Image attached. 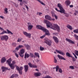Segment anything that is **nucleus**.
Instances as JSON below:
<instances>
[{
  "label": "nucleus",
  "mask_w": 78,
  "mask_h": 78,
  "mask_svg": "<svg viewBox=\"0 0 78 78\" xmlns=\"http://www.w3.org/2000/svg\"><path fill=\"white\" fill-rule=\"evenodd\" d=\"M44 22L45 23H46L47 26L48 28H50V27H51V28L53 30H57L59 31L60 30V28L58 26V25L54 24L53 26L52 25V24L49 21L47 20H44Z\"/></svg>",
  "instance_id": "f257e3e1"
},
{
  "label": "nucleus",
  "mask_w": 78,
  "mask_h": 78,
  "mask_svg": "<svg viewBox=\"0 0 78 78\" xmlns=\"http://www.w3.org/2000/svg\"><path fill=\"white\" fill-rule=\"evenodd\" d=\"M11 61H12V59H11V58H10L7 61V62L8 63V65L10 66L11 69L14 70L15 68V66L14 65L16 64V62L15 60H13L12 61V63H11Z\"/></svg>",
  "instance_id": "f03ea898"
},
{
  "label": "nucleus",
  "mask_w": 78,
  "mask_h": 78,
  "mask_svg": "<svg viewBox=\"0 0 78 78\" xmlns=\"http://www.w3.org/2000/svg\"><path fill=\"white\" fill-rule=\"evenodd\" d=\"M57 6L59 8L60 10H59L57 8H55V9L58 12H59L60 13H63V14H65V10L64 9L63 7H62V6L60 3H58L57 4Z\"/></svg>",
  "instance_id": "7ed1b4c3"
},
{
  "label": "nucleus",
  "mask_w": 78,
  "mask_h": 78,
  "mask_svg": "<svg viewBox=\"0 0 78 78\" xmlns=\"http://www.w3.org/2000/svg\"><path fill=\"white\" fill-rule=\"evenodd\" d=\"M15 67L17 70L18 71L20 75H22V70L23 69V66H21L19 68V67L17 65H16Z\"/></svg>",
  "instance_id": "20e7f679"
},
{
  "label": "nucleus",
  "mask_w": 78,
  "mask_h": 78,
  "mask_svg": "<svg viewBox=\"0 0 78 78\" xmlns=\"http://www.w3.org/2000/svg\"><path fill=\"white\" fill-rule=\"evenodd\" d=\"M0 38L2 41H7L8 40L9 37L8 35H4L1 36L0 37Z\"/></svg>",
  "instance_id": "39448f33"
},
{
  "label": "nucleus",
  "mask_w": 78,
  "mask_h": 78,
  "mask_svg": "<svg viewBox=\"0 0 78 78\" xmlns=\"http://www.w3.org/2000/svg\"><path fill=\"white\" fill-rule=\"evenodd\" d=\"M7 32H6V31L4 30L2 33H0V34H5V33L6 34H11L12 35L13 34V33L8 29H7Z\"/></svg>",
  "instance_id": "423d86ee"
},
{
  "label": "nucleus",
  "mask_w": 78,
  "mask_h": 78,
  "mask_svg": "<svg viewBox=\"0 0 78 78\" xmlns=\"http://www.w3.org/2000/svg\"><path fill=\"white\" fill-rule=\"evenodd\" d=\"M25 53V49H22L20 50V52H19V55L21 57L23 58V53Z\"/></svg>",
  "instance_id": "0eeeda50"
},
{
  "label": "nucleus",
  "mask_w": 78,
  "mask_h": 78,
  "mask_svg": "<svg viewBox=\"0 0 78 78\" xmlns=\"http://www.w3.org/2000/svg\"><path fill=\"white\" fill-rule=\"evenodd\" d=\"M42 31H43L44 32L46 33H45V35H48V36H50V33H49V31H48V30L45 28H43V30H42Z\"/></svg>",
  "instance_id": "6e6552de"
},
{
  "label": "nucleus",
  "mask_w": 78,
  "mask_h": 78,
  "mask_svg": "<svg viewBox=\"0 0 78 78\" xmlns=\"http://www.w3.org/2000/svg\"><path fill=\"white\" fill-rule=\"evenodd\" d=\"M23 34L25 36H26V37H28L29 38H31V34L28 33L25 31H24L23 32Z\"/></svg>",
  "instance_id": "1a4fd4ad"
},
{
  "label": "nucleus",
  "mask_w": 78,
  "mask_h": 78,
  "mask_svg": "<svg viewBox=\"0 0 78 78\" xmlns=\"http://www.w3.org/2000/svg\"><path fill=\"white\" fill-rule=\"evenodd\" d=\"M28 25V30H32V28L33 27V25H31V23H27Z\"/></svg>",
  "instance_id": "9d476101"
},
{
  "label": "nucleus",
  "mask_w": 78,
  "mask_h": 78,
  "mask_svg": "<svg viewBox=\"0 0 78 78\" xmlns=\"http://www.w3.org/2000/svg\"><path fill=\"white\" fill-rule=\"evenodd\" d=\"M28 65L30 67H31V68H37V66L32 64L30 62L28 63Z\"/></svg>",
  "instance_id": "9b49d317"
},
{
  "label": "nucleus",
  "mask_w": 78,
  "mask_h": 78,
  "mask_svg": "<svg viewBox=\"0 0 78 78\" xmlns=\"http://www.w3.org/2000/svg\"><path fill=\"white\" fill-rule=\"evenodd\" d=\"M45 43H46L48 45H50V46L51 45V43H52V41L51 40H49L48 41L47 40H45Z\"/></svg>",
  "instance_id": "f8f14e48"
},
{
  "label": "nucleus",
  "mask_w": 78,
  "mask_h": 78,
  "mask_svg": "<svg viewBox=\"0 0 78 78\" xmlns=\"http://www.w3.org/2000/svg\"><path fill=\"white\" fill-rule=\"evenodd\" d=\"M24 71L25 72H27L28 70V69H29V67L28 65H25L24 66Z\"/></svg>",
  "instance_id": "ddd939ff"
},
{
  "label": "nucleus",
  "mask_w": 78,
  "mask_h": 78,
  "mask_svg": "<svg viewBox=\"0 0 78 78\" xmlns=\"http://www.w3.org/2000/svg\"><path fill=\"white\" fill-rule=\"evenodd\" d=\"M53 39H54L56 44H58L59 42V40L57 37L54 36L53 37Z\"/></svg>",
  "instance_id": "4468645a"
},
{
  "label": "nucleus",
  "mask_w": 78,
  "mask_h": 78,
  "mask_svg": "<svg viewBox=\"0 0 78 78\" xmlns=\"http://www.w3.org/2000/svg\"><path fill=\"white\" fill-rule=\"evenodd\" d=\"M45 18L46 19H47L48 20L51 21V17L49 15H45Z\"/></svg>",
  "instance_id": "2eb2a0df"
},
{
  "label": "nucleus",
  "mask_w": 78,
  "mask_h": 78,
  "mask_svg": "<svg viewBox=\"0 0 78 78\" xmlns=\"http://www.w3.org/2000/svg\"><path fill=\"white\" fill-rule=\"evenodd\" d=\"M36 28L37 29L41 30H42L44 27H42V26L40 25H37L36 26Z\"/></svg>",
  "instance_id": "dca6fc26"
},
{
  "label": "nucleus",
  "mask_w": 78,
  "mask_h": 78,
  "mask_svg": "<svg viewBox=\"0 0 78 78\" xmlns=\"http://www.w3.org/2000/svg\"><path fill=\"white\" fill-rule=\"evenodd\" d=\"M55 51L57 53H59V54H61V55H65V54H64V53L62 51H59L57 49L55 50Z\"/></svg>",
  "instance_id": "f3484780"
},
{
  "label": "nucleus",
  "mask_w": 78,
  "mask_h": 78,
  "mask_svg": "<svg viewBox=\"0 0 78 78\" xmlns=\"http://www.w3.org/2000/svg\"><path fill=\"white\" fill-rule=\"evenodd\" d=\"M19 76V75L17 74H14L12 75L10 77V78H17Z\"/></svg>",
  "instance_id": "a211bd4d"
},
{
  "label": "nucleus",
  "mask_w": 78,
  "mask_h": 78,
  "mask_svg": "<svg viewBox=\"0 0 78 78\" xmlns=\"http://www.w3.org/2000/svg\"><path fill=\"white\" fill-rule=\"evenodd\" d=\"M58 58H59V59H63V60H64L65 61L66 58H64L62 56L59 55H58Z\"/></svg>",
  "instance_id": "6ab92c4d"
},
{
  "label": "nucleus",
  "mask_w": 78,
  "mask_h": 78,
  "mask_svg": "<svg viewBox=\"0 0 78 78\" xmlns=\"http://www.w3.org/2000/svg\"><path fill=\"white\" fill-rule=\"evenodd\" d=\"M66 41L69 42H70L71 44H75V42H74L73 41H72V40L69 39L68 38H66Z\"/></svg>",
  "instance_id": "aec40b11"
},
{
  "label": "nucleus",
  "mask_w": 78,
  "mask_h": 78,
  "mask_svg": "<svg viewBox=\"0 0 78 78\" xmlns=\"http://www.w3.org/2000/svg\"><path fill=\"white\" fill-rule=\"evenodd\" d=\"M6 58L5 57H4L2 58L1 61V63H3L4 62H5V61H6Z\"/></svg>",
  "instance_id": "412c9836"
},
{
  "label": "nucleus",
  "mask_w": 78,
  "mask_h": 78,
  "mask_svg": "<svg viewBox=\"0 0 78 78\" xmlns=\"http://www.w3.org/2000/svg\"><path fill=\"white\" fill-rule=\"evenodd\" d=\"M8 68H7L6 67H5L4 66H2L1 68V69L2 70V72H4L6 70H8Z\"/></svg>",
  "instance_id": "4be33fe9"
},
{
  "label": "nucleus",
  "mask_w": 78,
  "mask_h": 78,
  "mask_svg": "<svg viewBox=\"0 0 78 78\" xmlns=\"http://www.w3.org/2000/svg\"><path fill=\"white\" fill-rule=\"evenodd\" d=\"M41 74V73L39 72L35 73H34V75L35 76H40Z\"/></svg>",
  "instance_id": "5701e85b"
},
{
  "label": "nucleus",
  "mask_w": 78,
  "mask_h": 78,
  "mask_svg": "<svg viewBox=\"0 0 78 78\" xmlns=\"http://www.w3.org/2000/svg\"><path fill=\"white\" fill-rule=\"evenodd\" d=\"M29 57H30V55H29L28 54H27V52H26L25 54L24 58L25 59H26L27 58H28Z\"/></svg>",
  "instance_id": "b1692460"
},
{
  "label": "nucleus",
  "mask_w": 78,
  "mask_h": 78,
  "mask_svg": "<svg viewBox=\"0 0 78 78\" xmlns=\"http://www.w3.org/2000/svg\"><path fill=\"white\" fill-rule=\"evenodd\" d=\"M66 27H67V28H68L69 29V30H73V27H72L69 24H68L66 26Z\"/></svg>",
  "instance_id": "393cba45"
},
{
  "label": "nucleus",
  "mask_w": 78,
  "mask_h": 78,
  "mask_svg": "<svg viewBox=\"0 0 78 78\" xmlns=\"http://www.w3.org/2000/svg\"><path fill=\"white\" fill-rule=\"evenodd\" d=\"M65 3L68 6H69L70 4V0H67L65 2Z\"/></svg>",
  "instance_id": "a878e982"
},
{
  "label": "nucleus",
  "mask_w": 78,
  "mask_h": 78,
  "mask_svg": "<svg viewBox=\"0 0 78 78\" xmlns=\"http://www.w3.org/2000/svg\"><path fill=\"white\" fill-rule=\"evenodd\" d=\"M24 46L22 45H19V46L17 47L16 48V49H19V48H23Z\"/></svg>",
  "instance_id": "bb28decb"
},
{
  "label": "nucleus",
  "mask_w": 78,
  "mask_h": 78,
  "mask_svg": "<svg viewBox=\"0 0 78 78\" xmlns=\"http://www.w3.org/2000/svg\"><path fill=\"white\" fill-rule=\"evenodd\" d=\"M8 12V9L7 8H5L4 9V13L5 14H7Z\"/></svg>",
  "instance_id": "cd10ccee"
},
{
  "label": "nucleus",
  "mask_w": 78,
  "mask_h": 78,
  "mask_svg": "<svg viewBox=\"0 0 78 78\" xmlns=\"http://www.w3.org/2000/svg\"><path fill=\"white\" fill-rule=\"evenodd\" d=\"M66 55L67 56H68V57H70V58H71V57H72V56L70 55V54L69 52H67L66 53Z\"/></svg>",
  "instance_id": "c85d7f7f"
},
{
  "label": "nucleus",
  "mask_w": 78,
  "mask_h": 78,
  "mask_svg": "<svg viewBox=\"0 0 78 78\" xmlns=\"http://www.w3.org/2000/svg\"><path fill=\"white\" fill-rule=\"evenodd\" d=\"M37 0V1L38 2L40 3H41L42 5H45V4L43 2H42L40 0Z\"/></svg>",
  "instance_id": "c756f323"
},
{
  "label": "nucleus",
  "mask_w": 78,
  "mask_h": 78,
  "mask_svg": "<svg viewBox=\"0 0 78 78\" xmlns=\"http://www.w3.org/2000/svg\"><path fill=\"white\" fill-rule=\"evenodd\" d=\"M56 72H58V70L59 69V66H57L55 67Z\"/></svg>",
  "instance_id": "7c9ffc66"
},
{
  "label": "nucleus",
  "mask_w": 78,
  "mask_h": 78,
  "mask_svg": "<svg viewBox=\"0 0 78 78\" xmlns=\"http://www.w3.org/2000/svg\"><path fill=\"white\" fill-rule=\"evenodd\" d=\"M24 46L25 47L27 48V49H28V48L30 49V46L28 44H24Z\"/></svg>",
  "instance_id": "2f4dec72"
},
{
  "label": "nucleus",
  "mask_w": 78,
  "mask_h": 78,
  "mask_svg": "<svg viewBox=\"0 0 78 78\" xmlns=\"http://www.w3.org/2000/svg\"><path fill=\"white\" fill-rule=\"evenodd\" d=\"M34 54H35V55L36 56H37V57H38V58H39L40 56H39V53L35 52L34 53Z\"/></svg>",
  "instance_id": "473e14b6"
},
{
  "label": "nucleus",
  "mask_w": 78,
  "mask_h": 78,
  "mask_svg": "<svg viewBox=\"0 0 78 78\" xmlns=\"http://www.w3.org/2000/svg\"><path fill=\"white\" fill-rule=\"evenodd\" d=\"M74 36L76 40H78V36L76 35V34H75L74 35Z\"/></svg>",
  "instance_id": "72a5a7b5"
},
{
  "label": "nucleus",
  "mask_w": 78,
  "mask_h": 78,
  "mask_svg": "<svg viewBox=\"0 0 78 78\" xmlns=\"http://www.w3.org/2000/svg\"><path fill=\"white\" fill-rule=\"evenodd\" d=\"M42 78H52V77H51L50 76L47 75L45 77H42Z\"/></svg>",
  "instance_id": "f704fd0d"
},
{
  "label": "nucleus",
  "mask_w": 78,
  "mask_h": 78,
  "mask_svg": "<svg viewBox=\"0 0 78 78\" xmlns=\"http://www.w3.org/2000/svg\"><path fill=\"white\" fill-rule=\"evenodd\" d=\"M73 31L74 33H78V29L74 30Z\"/></svg>",
  "instance_id": "c9c22d12"
},
{
  "label": "nucleus",
  "mask_w": 78,
  "mask_h": 78,
  "mask_svg": "<svg viewBox=\"0 0 78 78\" xmlns=\"http://www.w3.org/2000/svg\"><path fill=\"white\" fill-rule=\"evenodd\" d=\"M16 51H13V52L15 53V54L16 56V57H17V58H19V55H18V54L16 53Z\"/></svg>",
  "instance_id": "e433bc0d"
},
{
  "label": "nucleus",
  "mask_w": 78,
  "mask_h": 78,
  "mask_svg": "<svg viewBox=\"0 0 78 78\" xmlns=\"http://www.w3.org/2000/svg\"><path fill=\"white\" fill-rule=\"evenodd\" d=\"M46 36V35L45 34L43 35V36H41V37H40V39H43V38H44V37H45Z\"/></svg>",
  "instance_id": "4c0bfd02"
},
{
  "label": "nucleus",
  "mask_w": 78,
  "mask_h": 78,
  "mask_svg": "<svg viewBox=\"0 0 78 78\" xmlns=\"http://www.w3.org/2000/svg\"><path fill=\"white\" fill-rule=\"evenodd\" d=\"M69 69H72V70H73V69H75V68L73 67V66H69Z\"/></svg>",
  "instance_id": "58836bf2"
},
{
  "label": "nucleus",
  "mask_w": 78,
  "mask_h": 78,
  "mask_svg": "<svg viewBox=\"0 0 78 78\" xmlns=\"http://www.w3.org/2000/svg\"><path fill=\"white\" fill-rule=\"evenodd\" d=\"M54 62L55 63H56L57 62V60L56 59V57H54Z\"/></svg>",
  "instance_id": "ea45409f"
},
{
  "label": "nucleus",
  "mask_w": 78,
  "mask_h": 78,
  "mask_svg": "<svg viewBox=\"0 0 78 78\" xmlns=\"http://www.w3.org/2000/svg\"><path fill=\"white\" fill-rule=\"evenodd\" d=\"M58 72H59L60 73H62V69L59 68L58 69Z\"/></svg>",
  "instance_id": "a19ab883"
},
{
  "label": "nucleus",
  "mask_w": 78,
  "mask_h": 78,
  "mask_svg": "<svg viewBox=\"0 0 78 78\" xmlns=\"http://www.w3.org/2000/svg\"><path fill=\"white\" fill-rule=\"evenodd\" d=\"M71 58H72V59H73V61H74V62L76 61V59H75V58H74V57H73L72 56V57H71Z\"/></svg>",
  "instance_id": "79ce46f5"
},
{
  "label": "nucleus",
  "mask_w": 78,
  "mask_h": 78,
  "mask_svg": "<svg viewBox=\"0 0 78 78\" xmlns=\"http://www.w3.org/2000/svg\"><path fill=\"white\" fill-rule=\"evenodd\" d=\"M75 53L76 55H77L78 56V51L76 50L75 51Z\"/></svg>",
  "instance_id": "37998d69"
},
{
  "label": "nucleus",
  "mask_w": 78,
  "mask_h": 78,
  "mask_svg": "<svg viewBox=\"0 0 78 78\" xmlns=\"http://www.w3.org/2000/svg\"><path fill=\"white\" fill-rule=\"evenodd\" d=\"M17 44L15 43H13L12 44V45L13 47H16Z\"/></svg>",
  "instance_id": "c03bdc74"
},
{
  "label": "nucleus",
  "mask_w": 78,
  "mask_h": 78,
  "mask_svg": "<svg viewBox=\"0 0 78 78\" xmlns=\"http://www.w3.org/2000/svg\"><path fill=\"white\" fill-rule=\"evenodd\" d=\"M65 13H64V14H65V16H66V17H68L69 16V14H68L67 13H65Z\"/></svg>",
  "instance_id": "a18cd8bd"
},
{
  "label": "nucleus",
  "mask_w": 78,
  "mask_h": 78,
  "mask_svg": "<svg viewBox=\"0 0 78 78\" xmlns=\"http://www.w3.org/2000/svg\"><path fill=\"white\" fill-rule=\"evenodd\" d=\"M30 56L31 58H33V54L31 53H30Z\"/></svg>",
  "instance_id": "49530a36"
},
{
  "label": "nucleus",
  "mask_w": 78,
  "mask_h": 78,
  "mask_svg": "<svg viewBox=\"0 0 78 78\" xmlns=\"http://www.w3.org/2000/svg\"><path fill=\"white\" fill-rule=\"evenodd\" d=\"M51 14H52V16L53 17H54V16H56V15H55V13H52Z\"/></svg>",
  "instance_id": "de8ad7c7"
},
{
  "label": "nucleus",
  "mask_w": 78,
  "mask_h": 78,
  "mask_svg": "<svg viewBox=\"0 0 78 78\" xmlns=\"http://www.w3.org/2000/svg\"><path fill=\"white\" fill-rule=\"evenodd\" d=\"M20 41H22V39L18 38L17 40V42H20Z\"/></svg>",
  "instance_id": "09e8293b"
},
{
  "label": "nucleus",
  "mask_w": 78,
  "mask_h": 78,
  "mask_svg": "<svg viewBox=\"0 0 78 78\" xmlns=\"http://www.w3.org/2000/svg\"><path fill=\"white\" fill-rule=\"evenodd\" d=\"M22 2H20V5L21 6H22L23 5V3Z\"/></svg>",
  "instance_id": "8fccbe9b"
},
{
  "label": "nucleus",
  "mask_w": 78,
  "mask_h": 78,
  "mask_svg": "<svg viewBox=\"0 0 78 78\" xmlns=\"http://www.w3.org/2000/svg\"><path fill=\"white\" fill-rule=\"evenodd\" d=\"M42 13L41 12H39V16H41V15H42Z\"/></svg>",
  "instance_id": "3c124183"
},
{
  "label": "nucleus",
  "mask_w": 78,
  "mask_h": 78,
  "mask_svg": "<svg viewBox=\"0 0 78 78\" xmlns=\"http://www.w3.org/2000/svg\"><path fill=\"white\" fill-rule=\"evenodd\" d=\"M26 8H27V10H28V9H29V8H28V6H27V5H25Z\"/></svg>",
  "instance_id": "603ef678"
},
{
  "label": "nucleus",
  "mask_w": 78,
  "mask_h": 78,
  "mask_svg": "<svg viewBox=\"0 0 78 78\" xmlns=\"http://www.w3.org/2000/svg\"><path fill=\"white\" fill-rule=\"evenodd\" d=\"M55 18L56 19V20H58V16L56 15H55Z\"/></svg>",
  "instance_id": "864d4df0"
},
{
  "label": "nucleus",
  "mask_w": 78,
  "mask_h": 78,
  "mask_svg": "<svg viewBox=\"0 0 78 78\" xmlns=\"http://www.w3.org/2000/svg\"><path fill=\"white\" fill-rule=\"evenodd\" d=\"M40 49H44V48L42 47V46H40Z\"/></svg>",
  "instance_id": "5fc2aeb1"
},
{
  "label": "nucleus",
  "mask_w": 78,
  "mask_h": 78,
  "mask_svg": "<svg viewBox=\"0 0 78 78\" xmlns=\"http://www.w3.org/2000/svg\"><path fill=\"white\" fill-rule=\"evenodd\" d=\"M69 6L70 8H73V5H71Z\"/></svg>",
  "instance_id": "6e6d98bb"
},
{
  "label": "nucleus",
  "mask_w": 78,
  "mask_h": 78,
  "mask_svg": "<svg viewBox=\"0 0 78 78\" xmlns=\"http://www.w3.org/2000/svg\"><path fill=\"white\" fill-rule=\"evenodd\" d=\"M0 30H2L3 31V30H4V29H3V28H1V27H0Z\"/></svg>",
  "instance_id": "4d7b16f0"
},
{
  "label": "nucleus",
  "mask_w": 78,
  "mask_h": 78,
  "mask_svg": "<svg viewBox=\"0 0 78 78\" xmlns=\"http://www.w3.org/2000/svg\"><path fill=\"white\" fill-rule=\"evenodd\" d=\"M75 12H76V13L77 14H78V11H77V10H75Z\"/></svg>",
  "instance_id": "13d9d810"
},
{
  "label": "nucleus",
  "mask_w": 78,
  "mask_h": 78,
  "mask_svg": "<svg viewBox=\"0 0 78 78\" xmlns=\"http://www.w3.org/2000/svg\"><path fill=\"white\" fill-rule=\"evenodd\" d=\"M0 18H1V19H3V16H0Z\"/></svg>",
  "instance_id": "bf43d9fd"
},
{
  "label": "nucleus",
  "mask_w": 78,
  "mask_h": 78,
  "mask_svg": "<svg viewBox=\"0 0 78 78\" xmlns=\"http://www.w3.org/2000/svg\"><path fill=\"white\" fill-rule=\"evenodd\" d=\"M44 49H40L39 51H44Z\"/></svg>",
  "instance_id": "052dcab7"
},
{
  "label": "nucleus",
  "mask_w": 78,
  "mask_h": 78,
  "mask_svg": "<svg viewBox=\"0 0 78 78\" xmlns=\"http://www.w3.org/2000/svg\"><path fill=\"white\" fill-rule=\"evenodd\" d=\"M51 20H52L53 21H55V19H52L51 18Z\"/></svg>",
  "instance_id": "680f3d73"
},
{
  "label": "nucleus",
  "mask_w": 78,
  "mask_h": 78,
  "mask_svg": "<svg viewBox=\"0 0 78 78\" xmlns=\"http://www.w3.org/2000/svg\"><path fill=\"white\" fill-rule=\"evenodd\" d=\"M75 57V58H76V59H77L78 58L77 57V56H76V55H74Z\"/></svg>",
  "instance_id": "e2e57ef3"
},
{
  "label": "nucleus",
  "mask_w": 78,
  "mask_h": 78,
  "mask_svg": "<svg viewBox=\"0 0 78 78\" xmlns=\"http://www.w3.org/2000/svg\"><path fill=\"white\" fill-rule=\"evenodd\" d=\"M36 61H37V62H39V60L38 59H36Z\"/></svg>",
  "instance_id": "0e129e2a"
},
{
  "label": "nucleus",
  "mask_w": 78,
  "mask_h": 78,
  "mask_svg": "<svg viewBox=\"0 0 78 78\" xmlns=\"http://www.w3.org/2000/svg\"><path fill=\"white\" fill-rule=\"evenodd\" d=\"M18 0V1H19L20 2H22V0Z\"/></svg>",
  "instance_id": "69168bd1"
},
{
  "label": "nucleus",
  "mask_w": 78,
  "mask_h": 78,
  "mask_svg": "<svg viewBox=\"0 0 78 78\" xmlns=\"http://www.w3.org/2000/svg\"><path fill=\"white\" fill-rule=\"evenodd\" d=\"M74 16H76V12L74 13Z\"/></svg>",
  "instance_id": "338daca9"
},
{
  "label": "nucleus",
  "mask_w": 78,
  "mask_h": 78,
  "mask_svg": "<svg viewBox=\"0 0 78 78\" xmlns=\"http://www.w3.org/2000/svg\"><path fill=\"white\" fill-rule=\"evenodd\" d=\"M39 12H37V15H39Z\"/></svg>",
  "instance_id": "774afa93"
}]
</instances>
